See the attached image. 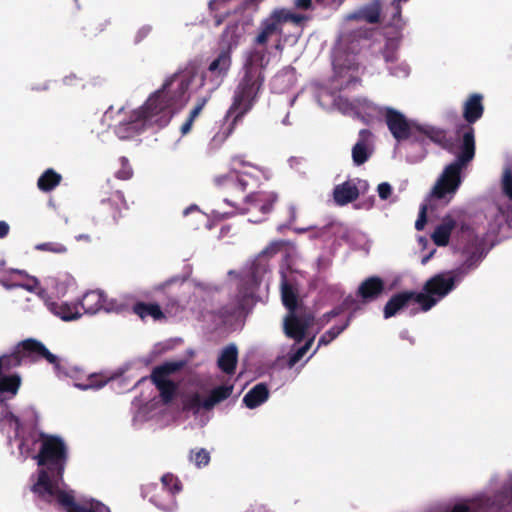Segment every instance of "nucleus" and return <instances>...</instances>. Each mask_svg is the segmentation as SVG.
I'll return each instance as SVG.
<instances>
[{
  "label": "nucleus",
  "mask_w": 512,
  "mask_h": 512,
  "mask_svg": "<svg viewBox=\"0 0 512 512\" xmlns=\"http://www.w3.org/2000/svg\"><path fill=\"white\" fill-rule=\"evenodd\" d=\"M18 449L22 456H32L38 465L43 466L31 486L34 495L45 502L57 503L66 512H109V508L94 499L76 502L74 491L63 482L66 463V448L58 437L41 436L35 432L18 439Z\"/></svg>",
  "instance_id": "1"
},
{
  "label": "nucleus",
  "mask_w": 512,
  "mask_h": 512,
  "mask_svg": "<svg viewBox=\"0 0 512 512\" xmlns=\"http://www.w3.org/2000/svg\"><path fill=\"white\" fill-rule=\"evenodd\" d=\"M462 114L465 122L455 126V135L461 138L460 151L456 160L445 167L432 189L431 195L437 199L456 193L461 184L462 168L474 159L476 146L473 124L484 114L483 95L470 94L463 103Z\"/></svg>",
  "instance_id": "2"
},
{
  "label": "nucleus",
  "mask_w": 512,
  "mask_h": 512,
  "mask_svg": "<svg viewBox=\"0 0 512 512\" xmlns=\"http://www.w3.org/2000/svg\"><path fill=\"white\" fill-rule=\"evenodd\" d=\"M190 85L191 79L188 75L173 74L139 109L131 113L130 120L124 125L128 130L154 125L159 128L165 127L187 101L186 94Z\"/></svg>",
  "instance_id": "3"
},
{
  "label": "nucleus",
  "mask_w": 512,
  "mask_h": 512,
  "mask_svg": "<svg viewBox=\"0 0 512 512\" xmlns=\"http://www.w3.org/2000/svg\"><path fill=\"white\" fill-rule=\"evenodd\" d=\"M26 358L31 360L45 359L53 365L58 376L64 374L61 369V359L51 353L42 343L27 339L17 346L15 353L0 356V404L13 399L21 386V377L17 373L9 371L21 365Z\"/></svg>",
  "instance_id": "4"
},
{
  "label": "nucleus",
  "mask_w": 512,
  "mask_h": 512,
  "mask_svg": "<svg viewBox=\"0 0 512 512\" xmlns=\"http://www.w3.org/2000/svg\"><path fill=\"white\" fill-rule=\"evenodd\" d=\"M265 57V49H255L243 66V75L236 86L233 102L228 111L229 114H236L235 120L250 111L259 98L265 81Z\"/></svg>",
  "instance_id": "5"
},
{
  "label": "nucleus",
  "mask_w": 512,
  "mask_h": 512,
  "mask_svg": "<svg viewBox=\"0 0 512 512\" xmlns=\"http://www.w3.org/2000/svg\"><path fill=\"white\" fill-rule=\"evenodd\" d=\"M263 251L251 264L247 273L240 279L238 294L235 299L224 308V313L237 320L246 318L252 311L256 297L255 293L261 283L263 275L268 271V263Z\"/></svg>",
  "instance_id": "6"
},
{
  "label": "nucleus",
  "mask_w": 512,
  "mask_h": 512,
  "mask_svg": "<svg viewBox=\"0 0 512 512\" xmlns=\"http://www.w3.org/2000/svg\"><path fill=\"white\" fill-rule=\"evenodd\" d=\"M263 178H265L263 171L253 167V172L231 173L217 181L224 194V202L238 208L239 201H243L249 191L258 189Z\"/></svg>",
  "instance_id": "7"
},
{
  "label": "nucleus",
  "mask_w": 512,
  "mask_h": 512,
  "mask_svg": "<svg viewBox=\"0 0 512 512\" xmlns=\"http://www.w3.org/2000/svg\"><path fill=\"white\" fill-rule=\"evenodd\" d=\"M386 289L385 281L379 276H370L365 278L356 290V297L360 302L351 295L346 297L342 304L335 307L326 315L329 317L340 316L343 311L354 312L360 309L361 304H368L378 300Z\"/></svg>",
  "instance_id": "8"
},
{
  "label": "nucleus",
  "mask_w": 512,
  "mask_h": 512,
  "mask_svg": "<svg viewBox=\"0 0 512 512\" xmlns=\"http://www.w3.org/2000/svg\"><path fill=\"white\" fill-rule=\"evenodd\" d=\"M305 20L306 16L304 15L292 13L287 9H276L261 21L254 43L266 46L270 38L282 36L284 24L292 22L295 25H300Z\"/></svg>",
  "instance_id": "9"
},
{
  "label": "nucleus",
  "mask_w": 512,
  "mask_h": 512,
  "mask_svg": "<svg viewBox=\"0 0 512 512\" xmlns=\"http://www.w3.org/2000/svg\"><path fill=\"white\" fill-rule=\"evenodd\" d=\"M437 300L423 293L403 291L394 294L385 304L383 314L386 319L394 317L397 313L409 309L416 311L420 308L422 311L431 309Z\"/></svg>",
  "instance_id": "10"
},
{
  "label": "nucleus",
  "mask_w": 512,
  "mask_h": 512,
  "mask_svg": "<svg viewBox=\"0 0 512 512\" xmlns=\"http://www.w3.org/2000/svg\"><path fill=\"white\" fill-rule=\"evenodd\" d=\"M184 286V280L174 277L158 285L156 291L159 294L158 301L162 306L163 319L176 317L184 306L181 300V289Z\"/></svg>",
  "instance_id": "11"
},
{
  "label": "nucleus",
  "mask_w": 512,
  "mask_h": 512,
  "mask_svg": "<svg viewBox=\"0 0 512 512\" xmlns=\"http://www.w3.org/2000/svg\"><path fill=\"white\" fill-rule=\"evenodd\" d=\"M320 322H284L286 335L296 341L305 340L303 347L292 354L288 360L291 368L306 354L316 334L320 331Z\"/></svg>",
  "instance_id": "12"
},
{
  "label": "nucleus",
  "mask_w": 512,
  "mask_h": 512,
  "mask_svg": "<svg viewBox=\"0 0 512 512\" xmlns=\"http://www.w3.org/2000/svg\"><path fill=\"white\" fill-rule=\"evenodd\" d=\"M384 118L390 133L396 141L401 142L408 139H413V141L420 140L417 136L420 125L409 121L400 111L392 107H387L385 109Z\"/></svg>",
  "instance_id": "13"
},
{
  "label": "nucleus",
  "mask_w": 512,
  "mask_h": 512,
  "mask_svg": "<svg viewBox=\"0 0 512 512\" xmlns=\"http://www.w3.org/2000/svg\"><path fill=\"white\" fill-rule=\"evenodd\" d=\"M277 200L278 195L275 192L252 190L245 195L242 205L239 204L237 209L242 214H247L255 210L259 211L262 216L249 219L250 222L259 223L271 212L273 204Z\"/></svg>",
  "instance_id": "14"
},
{
  "label": "nucleus",
  "mask_w": 512,
  "mask_h": 512,
  "mask_svg": "<svg viewBox=\"0 0 512 512\" xmlns=\"http://www.w3.org/2000/svg\"><path fill=\"white\" fill-rule=\"evenodd\" d=\"M36 419V412L33 409L27 411L26 419L21 422L8 407L5 406L0 412V430L6 435L9 442L13 439H18L25 430L34 425Z\"/></svg>",
  "instance_id": "15"
},
{
  "label": "nucleus",
  "mask_w": 512,
  "mask_h": 512,
  "mask_svg": "<svg viewBox=\"0 0 512 512\" xmlns=\"http://www.w3.org/2000/svg\"><path fill=\"white\" fill-rule=\"evenodd\" d=\"M231 64L232 60L229 50H221L202 73V85L209 83L211 90L217 89L228 75Z\"/></svg>",
  "instance_id": "16"
},
{
  "label": "nucleus",
  "mask_w": 512,
  "mask_h": 512,
  "mask_svg": "<svg viewBox=\"0 0 512 512\" xmlns=\"http://www.w3.org/2000/svg\"><path fill=\"white\" fill-rule=\"evenodd\" d=\"M76 306L78 308L80 307L84 311V314L87 315H94L100 310L119 312L123 307L121 304L117 303L116 300H107L105 293L101 290L86 292L79 305Z\"/></svg>",
  "instance_id": "17"
},
{
  "label": "nucleus",
  "mask_w": 512,
  "mask_h": 512,
  "mask_svg": "<svg viewBox=\"0 0 512 512\" xmlns=\"http://www.w3.org/2000/svg\"><path fill=\"white\" fill-rule=\"evenodd\" d=\"M127 210L128 205L123 193L116 191L109 198L101 201L99 215L107 224L115 225L124 217L123 212Z\"/></svg>",
  "instance_id": "18"
},
{
  "label": "nucleus",
  "mask_w": 512,
  "mask_h": 512,
  "mask_svg": "<svg viewBox=\"0 0 512 512\" xmlns=\"http://www.w3.org/2000/svg\"><path fill=\"white\" fill-rule=\"evenodd\" d=\"M179 367L180 365L177 363H166L153 370L151 378L160 391V395L164 403H168L174 397L176 386L170 380V375Z\"/></svg>",
  "instance_id": "19"
},
{
  "label": "nucleus",
  "mask_w": 512,
  "mask_h": 512,
  "mask_svg": "<svg viewBox=\"0 0 512 512\" xmlns=\"http://www.w3.org/2000/svg\"><path fill=\"white\" fill-rule=\"evenodd\" d=\"M233 390L232 384H225L214 388L210 395L202 400L198 393L187 396L184 401V407L187 409L198 410L200 408L211 409L217 403L228 398Z\"/></svg>",
  "instance_id": "20"
},
{
  "label": "nucleus",
  "mask_w": 512,
  "mask_h": 512,
  "mask_svg": "<svg viewBox=\"0 0 512 512\" xmlns=\"http://www.w3.org/2000/svg\"><path fill=\"white\" fill-rule=\"evenodd\" d=\"M281 299L283 305L288 311L283 320H301L297 315L301 305V302L298 297V292L293 287V285L287 281L285 276H283L281 282ZM303 320H314V318L307 317L304 318Z\"/></svg>",
  "instance_id": "21"
},
{
  "label": "nucleus",
  "mask_w": 512,
  "mask_h": 512,
  "mask_svg": "<svg viewBox=\"0 0 512 512\" xmlns=\"http://www.w3.org/2000/svg\"><path fill=\"white\" fill-rule=\"evenodd\" d=\"M162 489L164 496L155 495L151 501L163 510H173L175 507L174 494L180 491V485L177 478L172 474H165L161 478Z\"/></svg>",
  "instance_id": "22"
},
{
  "label": "nucleus",
  "mask_w": 512,
  "mask_h": 512,
  "mask_svg": "<svg viewBox=\"0 0 512 512\" xmlns=\"http://www.w3.org/2000/svg\"><path fill=\"white\" fill-rule=\"evenodd\" d=\"M37 294L44 301L47 309L61 320H76L82 316L76 304L52 301L46 290L42 288L39 289Z\"/></svg>",
  "instance_id": "23"
},
{
  "label": "nucleus",
  "mask_w": 512,
  "mask_h": 512,
  "mask_svg": "<svg viewBox=\"0 0 512 512\" xmlns=\"http://www.w3.org/2000/svg\"><path fill=\"white\" fill-rule=\"evenodd\" d=\"M455 286V278L453 276L446 277L443 274L436 275L429 279L424 286L426 293L437 301L447 295Z\"/></svg>",
  "instance_id": "24"
},
{
  "label": "nucleus",
  "mask_w": 512,
  "mask_h": 512,
  "mask_svg": "<svg viewBox=\"0 0 512 512\" xmlns=\"http://www.w3.org/2000/svg\"><path fill=\"white\" fill-rule=\"evenodd\" d=\"M382 6L379 0H374L346 16L347 20L364 21L369 24L381 22Z\"/></svg>",
  "instance_id": "25"
},
{
  "label": "nucleus",
  "mask_w": 512,
  "mask_h": 512,
  "mask_svg": "<svg viewBox=\"0 0 512 512\" xmlns=\"http://www.w3.org/2000/svg\"><path fill=\"white\" fill-rule=\"evenodd\" d=\"M417 136L420 138L417 142H423L424 138H429L432 142L439 145L441 148L451 152L453 149V140L448 137L446 130L432 126H421L417 131Z\"/></svg>",
  "instance_id": "26"
},
{
  "label": "nucleus",
  "mask_w": 512,
  "mask_h": 512,
  "mask_svg": "<svg viewBox=\"0 0 512 512\" xmlns=\"http://www.w3.org/2000/svg\"><path fill=\"white\" fill-rule=\"evenodd\" d=\"M456 226L457 222L452 216L446 215L443 217L441 223L435 227V230L431 234V239L434 244L439 247L447 246L451 233Z\"/></svg>",
  "instance_id": "27"
},
{
  "label": "nucleus",
  "mask_w": 512,
  "mask_h": 512,
  "mask_svg": "<svg viewBox=\"0 0 512 512\" xmlns=\"http://www.w3.org/2000/svg\"><path fill=\"white\" fill-rule=\"evenodd\" d=\"M333 197L334 201L338 205L344 206L355 201L359 197V190L351 181H345L344 183L335 186L333 190Z\"/></svg>",
  "instance_id": "28"
},
{
  "label": "nucleus",
  "mask_w": 512,
  "mask_h": 512,
  "mask_svg": "<svg viewBox=\"0 0 512 512\" xmlns=\"http://www.w3.org/2000/svg\"><path fill=\"white\" fill-rule=\"evenodd\" d=\"M371 132L367 129H362L359 132V140L352 148V159L356 165L364 164L370 157L371 152L368 150V140Z\"/></svg>",
  "instance_id": "29"
},
{
  "label": "nucleus",
  "mask_w": 512,
  "mask_h": 512,
  "mask_svg": "<svg viewBox=\"0 0 512 512\" xmlns=\"http://www.w3.org/2000/svg\"><path fill=\"white\" fill-rule=\"evenodd\" d=\"M132 311L141 319H145L147 317H151L154 320L163 319L162 306L158 300L157 302L138 301L133 305Z\"/></svg>",
  "instance_id": "30"
},
{
  "label": "nucleus",
  "mask_w": 512,
  "mask_h": 512,
  "mask_svg": "<svg viewBox=\"0 0 512 512\" xmlns=\"http://www.w3.org/2000/svg\"><path fill=\"white\" fill-rule=\"evenodd\" d=\"M238 351L235 345L231 344L224 348L218 358L219 368L226 374L234 373L237 364Z\"/></svg>",
  "instance_id": "31"
},
{
  "label": "nucleus",
  "mask_w": 512,
  "mask_h": 512,
  "mask_svg": "<svg viewBox=\"0 0 512 512\" xmlns=\"http://www.w3.org/2000/svg\"><path fill=\"white\" fill-rule=\"evenodd\" d=\"M269 396L268 389L264 384H257L243 398L244 404L250 408H256L264 403Z\"/></svg>",
  "instance_id": "32"
},
{
  "label": "nucleus",
  "mask_w": 512,
  "mask_h": 512,
  "mask_svg": "<svg viewBox=\"0 0 512 512\" xmlns=\"http://www.w3.org/2000/svg\"><path fill=\"white\" fill-rule=\"evenodd\" d=\"M62 181L61 174L54 169H46L37 180V187L42 192H50L54 190Z\"/></svg>",
  "instance_id": "33"
},
{
  "label": "nucleus",
  "mask_w": 512,
  "mask_h": 512,
  "mask_svg": "<svg viewBox=\"0 0 512 512\" xmlns=\"http://www.w3.org/2000/svg\"><path fill=\"white\" fill-rule=\"evenodd\" d=\"M294 82V68L285 67L280 70L271 80L272 89L276 92H283Z\"/></svg>",
  "instance_id": "34"
},
{
  "label": "nucleus",
  "mask_w": 512,
  "mask_h": 512,
  "mask_svg": "<svg viewBox=\"0 0 512 512\" xmlns=\"http://www.w3.org/2000/svg\"><path fill=\"white\" fill-rule=\"evenodd\" d=\"M240 37L239 25L237 23L228 25L221 35L222 50H229L231 53L232 48L238 45Z\"/></svg>",
  "instance_id": "35"
},
{
  "label": "nucleus",
  "mask_w": 512,
  "mask_h": 512,
  "mask_svg": "<svg viewBox=\"0 0 512 512\" xmlns=\"http://www.w3.org/2000/svg\"><path fill=\"white\" fill-rule=\"evenodd\" d=\"M0 283L6 289L23 288L29 292H33L39 287V281L36 277H27V281L12 282L9 279L1 280Z\"/></svg>",
  "instance_id": "36"
},
{
  "label": "nucleus",
  "mask_w": 512,
  "mask_h": 512,
  "mask_svg": "<svg viewBox=\"0 0 512 512\" xmlns=\"http://www.w3.org/2000/svg\"><path fill=\"white\" fill-rule=\"evenodd\" d=\"M107 381L108 378L103 375L91 374L84 382H75L74 386L82 390L98 389L104 386Z\"/></svg>",
  "instance_id": "37"
},
{
  "label": "nucleus",
  "mask_w": 512,
  "mask_h": 512,
  "mask_svg": "<svg viewBox=\"0 0 512 512\" xmlns=\"http://www.w3.org/2000/svg\"><path fill=\"white\" fill-rule=\"evenodd\" d=\"M501 188L503 195L512 203V165H507L503 169Z\"/></svg>",
  "instance_id": "38"
},
{
  "label": "nucleus",
  "mask_w": 512,
  "mask_h": 512,
  "mask_svg": "<svg viewBox=\"0 0 512 512\" xmlns=\"http://www.w3.org/2000/svg\"><path fill=\"white\" fill-rule=\"evenodd\" d=\"M475 505L474 499H461L448 506L443 512H472Z\"/></svg>",
  "instance_id": "39"
},
{
  "label": "nucleus",
  "mask_w": 512,
  "mask_h": 512,
  "mask_svg": "<svg viewBox=\"0 0 512 512\" xmlns=\"http://www.w3.org/2000/svg\"><path fill=\"white\" fill-rule=\"evenodd\" d=\"M157 403H150V404H147L145 407L141 408L136 416H135V420L137 421H145V420H148V419H152L153 417H155L158 412H160V410H157L156 409V406Z\"/></svg>",
  "instance_id": "40"
},
{
  "label": "nucleus",
  "mask_w": 512,
  "mask_h": 512,
  "mask_svg": "<svg viewBox=\"0 0 512 512\" xmlns=\"http://www.w3.org/2000/svg\"><path fill=\"white\" fill-rule=\"evenodd\" d=\"M190 460L197 466L202 467L206 466L210 461L209 452L205 449H197L191 452Z\"/></svg>",
  "instance_id": "41"
},
{
  "label": "nucleus",
  "mask_w": 512,
  "mask_h": 512,
  "mask_svg": "<svg viewBox=\"0 0 512 512\" xmlns=\"http://www.w3.org/2000/svg\"><path fill=\"white\" fill-rule=\"evenodd\" d=\"M110 24V21L106 18L96 17L88 23V30L91 34L97 35L106 30V27Z\"/></svg>",
  "instance_id": "42"
},
{
  "label": "nucleus",
  "mask_w": 512,
  "mask_h": 512,
  "mask_svg": "<svg viewBox=\"0 0 512 512\" xmlns=\"http://www.w3.org/2000/svg\"><path fill=\"white\" fill-rule=\"evenodd\" d=\"M36 249L39 251H47L56 254H64L67 252L65 245L59 242H45L36 245Z\"/></svg>",
  "instance_id": "43"
},
{
  "label": "nucleus",
  "mask_w": 512,
  "mask_h": 512,
  "mask_svg": "<svg viewBox=\"0 0 512 512\" xmlns=\"http://www.w3.org/2000/svg\"><path fill=\"white\" fill-rule=\"evenodd\" d=\"M121 168L116 172V177L120 180H128L133 175V170L129 161L126 157H120L119 159Z\"/></svg>",
  "instance_id": "44"
},
{
  "label": "nucleus",
  "mask_w": 512,
  "mask_h": 512,
  "mask_svg": "<svg viewBox=\"0 0 512 512\" xmlns=\"http://www.w3.org/2000/svg\"><path fill=\"white\" fill-rule=\"evenodd\" d=\"M346 325H336L331 328L328 332L322 335L319 339L318 346L329 344L334 338H336L344 329Z\"/></svg>",
  "instance_id": "45"
},
{
  "label": "nucleus",
  "mask_w": 512,
  "mask_h": 512,
  "mask_svg": "<svg viewBox=\"0 0 512 512\" xmlns=\"http://www.w3.org/2000/svg\"><path fill=\"white\" fill-rule=\"evenodd\" d=\"M391 6L394 10L389 25L391 26H398V23L401 22V14H402V7L399 0H392Z\"/></svg>",
  "instance_id": "46"
},
{
  "label": "nucleus",
  "mask_w": 512,
  "mask_h": 512,
  "mask_svg": "<svg viewBox=\"0 0 512 512\" xmlns=\"http://www.w3.org/2000/svg\"><path fill=\"white\" fill-rule=\"evenodd\" d=\"M427 223V206L422 205L418 214V218L415 222V229L422 231Z\"/></svg>",
  "instance_id": "47"
},
{
  "label": "nucleus",
  "mask_w": 512,
  "mask_h": 512,
  "mask_svg": "<svg viewBox=\"0 0 512 512\" xmlns=\"http://www.w3.org/2000/svg\"><path fill=\"white\" fill-rule=\"evenodd\" d=\"M208 102L207 97L199 98L195 107L191 110L188 118L195 121V119L199 116L206 103Z\"/></svg>",
  "instance_id": "48"
},
{
  "label": "nucleus",
  "mask_w": 512,
  "mask_h": 512,
  "mask_svg": "<svg viewBox=\"0 0 512 512\" xmlns=\"http://www.w3.org/2000/svg\"><path fill=\"white\" fill-rule=\"evenodd\" d=\"M378 195L382 200L388 199L392 194V187L387 182H382L377 187Z\"/></svg>",
  "instance_id": "49"
},
{
  "label": "nucleus",
  "mask_w": 512,
  "mask_h": 512,
  "mask_svg": "<svg viewBox=\"0 0 512 512\" xmlns=\"http://www.w3.org/2000/svg\"><path fill=\"white\" fill-rule=\"evenodd\" d=\"M316 3L323 7L338 8L344 0H314Z\"/></svg>",
  "instance_id": "50"
},
{
  "label": "nucleus",
  "mask_w": 512,
  "mask_h": 512,
  "mask_svg": "<svg viewBox=\"0 0 512 512\" xmlns=\"http://www.w3.org/2000/svg\"><path fill=\"white\" fill-rule=\"evenodd\" d=\"M330 228H331V224H328V225H325V226H323L321 228H318V229L315 230V232L312 235V237H314V238L325 237L329 233Z\"/></svg>",
  "instance_id": "51"
},
{
  "label": "nucleus",
  "mask_w": 512,
  "mask_h": 512,
  "mask_svg": "<svg viewBox=\"0 0 512 512\" xmlns=\"http://www.w3.org/2000/svg\"><path fill=\"white\" fill-rule=\"evenodd\" d=\"M294 4L296 8L302 10H309L312 8V0H295Z\"/></svg>",
  "instance_id": "52"
},
{
  "label": "nucleus",
  "mask_w": 512,
  "mask_h": 512,
  "mask_svg": "<svg viewBox=\"0 0 512 512\" xmlns=\"http://www.w3.org/2000/svg\"><path fill=\"white\" fill-rule=\"evenodd\" d=\"M193 120L187 118L186 121L182 124L181 126V133L183 135L187 134L188 132H190L191 128H192V125H193Z\"/></svg>",
  "instance_id": "53"
},
{
  "label": "nucleus",
  "mask_w": 512,
  "mask_h": 512,
  "mask_svg": "<svg viewBox=\"0 0 512 512\" xmlns=\"http://www.w3.org/2000/svg\"><path fill=\"white\" fill-rule=\"evenodd\" d=\"M10 227L7 222L0 221V238H5L9 233Z\"/></svg>",
  "instance_id": "54"
},
{
  "label": "nucleus",
  "mask_w": 512,
  "mask_h": 512,
  "mask_svg": "<svg viewBox=\"0 0 512 512\" xmlns=\"http://www.w3.org/2000/svg\"><path fill=\"white\" fill-rule=\"evenodd\" d=\"M9 273L11 274H17L24 278V281H27V277H30L25 270H19V269H10Z\"/></svg>",
  "instance_id": "55"
},
{
  "label": "nucleus",
  "mask_w": 512,
  "mask_h": 512,
  "mask_svg": "<svg viewBox=\"0 0 512 512\" xmlns=\"http://www.w3.org/2000/svg\"><path fill=\"white\" fill-rule=\"evenodd\" d=\"M288 212H289V217H290L289 223L291 224L296 219V208H295V206L294 205H290L288 207Z\"/></svg>",
  "instance_id": "56"
},
{
  "label": "nucleus",
  "mask_w": 512,
  "mask_h": 512,
  "mask_svg": "<svg viewBox=\"0 0 512 512\" xmlns=\"http://www.w3.org/2000/svg\"><path fill=\"white\" fill-rule=\"evenodd\" d=\"M234 162H235V163H238V164H240V165H243V166L247 165V162H245V161L243 160L242 156H235V157H234Z\"/></svg>",
  "instance_id": "57"
},
{
  "label": "nucleus",
  "mask_w": 512,
  "mask_h": 512,
  "mask_svg": "<svg viewBox=\"0 0 512 512\" xmlns=\"http://www.w3.org/2000/svg\"><path fill=\"white\" fill-rule=\"evenodd\" d=\"M223 20H224L223 17L216 16L215 25L220 26L222 24Z\"/></svg>",
  "instance_id": "58"
},
{
  "label": "nucleus",
  "mask_w": 512,
  "mask_h": 512,
  "mask_svg": "<svg viewBox=\"0 0 512 512\" xmlns=\"http://www.w3.org/2000/svg\"><path fill=\"white\" fill-rule=\"evenodd\" d=\"M149 31H150V29H149V28H147V29H145V28H144V29H142V30L140 31V33H144V34H146V33H148Z\"/></svg>",
  "instance_id": "59"
},
{
  "label": "nucleus",
  "mask_w": 512,
  "mask_h": 512,
  "mask_svg": "<svg viewBox=\"0 0 512 512\" xmlns=\"http://www.w3.org/2000/svg\"><path fill=\"white\" fill-rule=\"evenodd\" d=\"M351 81H353V82H355V83H356V82H360V80H359L358 78H352V79H351Z\"/></svg>",
  "instance_id": "60"
},
{
  "label": "nucleus",
  "mask_w": 512,
  "mask_h": 512,
  "mask_svg": "<svg viewBox=\"0 0 512 512\" xmlns=\"http://www.w3.org/2000/svg\"><path fill=\"white\" fill-rule=\"evenodd\" d=\"M71 78H72L71 76H69V77H65V82L70 81V80H71Z\"/></svg>",
  "instance_id": "61"
},
{
  "label": "nucleus",
  "mask_w": 512,
  "mask_h": 512,
  "mask_svg": "<svg viewBox=\"0 0 512 512\" xmlns=\"http://www.w3.org/2000/svg\"><path fill=\"white\" fill-rule=\"evenodd\" d=\"M385 59H386V61L390 60L389 56H387V55L385 56Z\"/></svg>",
  "instance_id": "62"
},
{
  "label": "nucleus",
  "mask_w": 512,
  "mask_h": 512,
  "mask_svg": "<svg viewBox=\"0 0 512 512\" xmlns=\"http://www.w3.org/2000/svg\"><path fill=\"white\" fill-rule=\"evenodd\" d=\"M351 314L347 315V320H350Z\"/></svg>",
  "instance_id": "63"
}]
</instances>
